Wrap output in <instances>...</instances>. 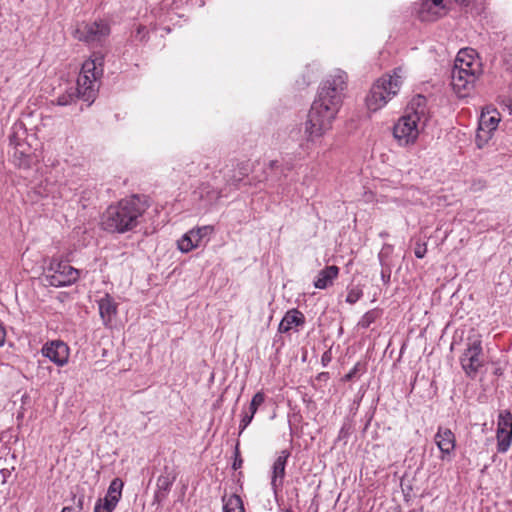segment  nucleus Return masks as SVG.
<instances>
[{
	"label": "nucleus",
	"mask_w": 512,
	"mask_h": 512,
	"mask_svg": "<svg viewBox=\"0 0 512 512\" xmlns=\"http://www.w3.org/2000/svg\"><path fill=\"white\" fill-rule=\"evenodd\" d=\"M78 277L79 271L67 262L52 261L44 275V282L49 286L62 287L71 285Z\"/></svg>",
	"instance_id": "6"
},
{
	"label": "nucleus",
	"mask_w": 512,
	"mask_h": 512,
	"mask_svg": "<svg viewBox=\"0 0 512 512\" xmlns=\"http://www.w3.org/2000/svg\"><path fill=\"white\" fill-rule=\"evenodd\" d=\"M357 370H358V365H356V366L353 368V370H352V371H350L348 374H346V375L344 376V380H345V381H349V380H351V379L354 377V375H355V373L357 372Z\"/></svg>",
	"instance_id": "30"
},
{
	"label": "nucleus",
	"mask_w": 512,
	"mask_h": 512,
	"mask_svg": "<svg viewBox=\"0 0 512 512\" xmlns=\"http://www.w3.org/2000/svg\"><path fill=\"white\" fill-rule=\"evenodd\" d=\"M482 345L478 336L469 337L467 348L461 357V365L468 375L475 374L482 366Z\"/></svg>",
	"instance_id": "8"
},
{
	"label": "nucleus",
	"mask_w": 512,
	"mask_h": 512,
	"mask_svg": "<svg viewBox=\"0 0 512 512\" xmlns=\"http://www.w3.org/2000/svg\"><path fill=\"white\" fill-rule=\"evenodd\" d=\"M435 443L442 453L441 458L444 460L454 451L456 438L449 428L439 427L435 435Z\"/></svg>",
	"instance_id": "14"
},
{
	"label": "nucleus",
	"mask_w": 512,
	"mask_h": 512,
	"mask_svg": "<svg viewBox=\"0 0 512 512\" xmlns=\"http://www.w3.org/2000/svg\"><path fill=\"white\" fill-rule=\"evenodd\" d=\"M6 332L4 327L0 324V346H2L5 342Z\"/></svg>",
	"instance_id": "31"
},
{
	"label": "nucleus",
	"mask_w": 512,
	"mask_h": 512,
	"mask_svg": "<svg viewBox=\"0 0 512 512\" xmlns=\"http://www.w3.org/2000/svg\"><path fill=\"white\" fill-rule=\"evenodd\" d=\"M174 480H175V476L170 472H166L165 474H162L159 476V478L157 479L158 491L156 493V498L159 501H161L163 498L166 497Z\"/></svg>",
	"instance_id": "20"
},
{
	"label": "nucleus",
	"mask_w": 512,
	"mask_h": 512,
	"mask_svg": "<svg viewBox=\"0 0 512 512\" xmlns=\"http://www.w3.org/2000/svg\"><path fill=\"white\" fill-rule=\"evenodd\" d=\"M61 512H80V508L64 507Z\"/></svg>",
	"instance_id": "32"
},
{
	"label": "nucleus",
	"mask_w": 512,
	"mask_h": 512,
	"mask_svg": "<svg viewBox=\"0 0 512 512\" xmlns=\"http://www.w3.org/2000/svg\"><path fill=\"white\" fill-rule=\"evenodd\" d=\"M117 503L104 497V499H99L94 507V512H112Z\"/></svg>",
	"instance_id": "24"
},
{
	"label": "nucleus",
	"mask_w": 512,
	"mask_h": 512,
	"mask_svg": "<svg viewBox=\"0 0 512 512\" xmlns=\"http://www.w3.org/2000/svg\"><path fill=\"white\" fill-rule=\"evenodd\" d=\"M289 457V453L287 451H281L280 455L274 462L273 465V477H272V485L275 487L278 479L282 480L285 475V465L287 458Z\"/></svg>",
	"instance_id": "21"
},
{
	"label": "nucleus",
	"mask_w": 512,
	"mask_h": 512,
	"mask_svg": "<svg viewBox=\"0 0 512 512\" xmlns=\"http://www.w3.org/2000/svg\"><path fill=\"white\" fill-rule=\"evenodd\" d=\"M213 231L212 226H202L192 229L178 241V248L182 252H189L198 247L203 238L207 237Z\"/></svg>",
	"instance_id": "11"
},
{
	"label": "nucleus",
	"mask_w": 512,
	"mask_h": 512,
	"mask_svg": "<svg viewBox=\"0 0 512 512\" xmlns=\"http://www.w3.org/2000/svg\"><path fill=\"white\" fill-rule=\"evenodd\" d=\"M122 488H123V482L120 479L115 478L110 483V486L108 488V491H107V494L105 497L118 503L121 498Z\"/></svg>",
	"instance_id": "23"
},
{
	"label": "nucleus",
	"mask_w": 512,
	"mask_h": 512,
	"mask_svg": "<svg viewBox=\"0 0 512 512\" xmlns=\"http://www.w3.org/2000/svg\"><path fill=\"white\" fill-rule=\"evenodd\" d=\"M146 204L138 196H132L109 206L103 215L102 225L109 232L124 233L138 224L139 217L145 212Z\"/></svg>",
	"instance_id": "2"
},
{
	"label": "nucleus",
	"mask_w": 512,
	"mask_h": 512,
	"mask_svg": "<svg viewBox=\"0 0 512 512\" xmlns=\"http://www.w3.org/2000/svg\"><path fill=\"white\" fill-rule=\"evenodd\" d=\"M78 96L91 104L97 95V80L92 81V76L80 74L77 80Z\"/></svg>",
	"instance_id": "15"
},
{
	"label": "nucleus",
	"mask_w": 512,
	"mask_h": 512,
	"mask_svg": "<svg viewBox=\"0 0 512 512\" xmlns=\"http://www.w3.org/2000/svg\"><path fill=\"white\" fill-rule=\"evenodd\" d=\"M497 440L498 450L506 452L512 441V416L509 412L499 415Z\"/></svg>",
	"instance_id": "12"
},
{
	"label": "nucleus",
	"mask_w": 512,
	"mask_h": 512,
	"mask_svg": "<svg viewBox=\"0 0 512 512\" xmlns=\"http://www.w3.org/2000/svg\"><path fill=\"white\" fill-rule=\"evenodd\" d=\"M500 120V113L497 110L487 108L482 111L476 134V144L479 148H482L492 138Z\"/></svg>",
	"instance_id": "7"
},
{
	"label": "nucleus",
	"mask_w": 512,
	"mask_h": 512,
	"mask_svg": "<svg viewBox=\"0 0 512 512\" xmlns=\"http://www.w3.org/2000/svg\"><path fill=\"white\" fill-rule=\"evenodd\" d=\"M361 296V292L359 290H350L348 292V295H347V298H346V301L348 303H355L356 301H358V299L360 298Z\"/></svg>",
	"instance_id": "28"
},
{
	"label": "nucleus",
	"mask_w": 512,
	"mask_h": 512,
	"mask_svg": "<svg viewBox=\"0 0 512 512\" xmlns=\"http://www.w3.org/2000/svg\"><path fill=\"white\" fill-rule=\"evenodd\" d=\"M427 252V245L426 243H420L417 242L416 246L414 248V254L417 258H423Z\"/></svg>",
	"instance_id": "27"
},
{
	"label": "nucleus",
	"mask_w": 512,
	"mask_h": 512,
	"mask_svg": "<svg viewBox=\"0 0 512 512\" xmlns=\"http://www.w3.org/2000/svg\"><path fill=\"white\" fill-rule=\"evenodd\" d=\"M223 512H242L244 511L243 503L238 495H230L227 499L224 498Z\"/></svg>",
	"instance_id": "22"
},
{
	"label": "nucleus",
	"mask_w": 512,
	"mask_h": 512,
	"mask_svg": "<svg viewBox=\"0 0 512 512\" xmlns=\"http://www.w3.org/2000/svg\"><path fill=\"white\" fill-rule=\"evenodd\" d=\"M110 34V27L105 21L83 23L75 31V37L88 43L101 42Z\"/></svg>",
	"instance_id": "9"
},
{
	"label": "nucleus",
	"mask_w": 512,
	"mask_h": 512,
	"mask_svg": "<svg viewBox=\"0 0 512 512\" xmlns=\"http://www.w3.org/2000/svg\"><path fill=\"white\" fill-rule=\"evenodd\" d=\"M446 13L443 0H422L419 14L423 21H435Z\"/></svg>",
	"instance_id": "13"
},
{
	"label": "nucleus",
	"mask_w": 512,
	"mask_h": 512,
	"mask_svg": "<svg viewBox=\"0 0 512 512\" xmlns=\"http://www.w3.org/2000/svg\"><path fill=\"white\" fill-rule=\"evenodd\" d=\"M242 512H244V511H242Z\"/></svg>",
	"instance_id": "38"
},
{
	"label": "nucleus",
	"mask_w": 512,
	"mask_h": 512,
	"mask_svg": "<svg viewBox=\"0 0 512 512\" xmlns=\"http://www.w3.org/2000/svg\"><path fill=\"white\" fill-rule=\"evenodd\" d=\"M304 323V316L301 312L296 309L288 311L283 319L281 320L278 331L280 333H286L293 327L300 326Z\"/></svg>",
	"instance_id": "18"
},
{
	"label": "nucleus",
	"mask_w": 512,
	"mask_h": 512,
	"mask_svg": "<svg viewBox=\"0 0 512 512\" xmlns=\"http://www.w3.org/2000/svg\"><path fill=\"white\" fill-rule=\"evenodd\" d=\"M236 465H239V462L233 463V466L236 468Z\"/></svg>",
	"instance_id": "36"
},
{
	"label": "nucleus",
	"mask_w": 512,
	"mask_h": 512,
	"mask_svg": "<svg viewBox=\"0 0 512 512\" xmlns=\"http://www.w3.org/2000/svg\"><path fill=\"white\" fill-rule=\"evenodd\" d=\"M339 269L337 266H328L320 271L317 279L314 282V286L318 289H325L330 286L333 280L338 276Z\"/></svg>",
	"instance_id": "19"
},
{
	"label": "nucleus",
	"mask_w": 512,
	"mask_h": 512,
	"mask_svg": "<svg viewBox=\"0 0 512 512\" xmlns=\"http://www.w3.org/2000/svg\"><path fill=\"white\" fill-rule=\"evenodd\" d=\"M42 354L58 366H64L69 359V347L60 340H53L42 347Z\"/></svg>",
	"instance_id": "10"
},
{
	"label": "nucleus",
	"mask_w": 512,
	"mask_h": 512,
	"mask_svg": "<svg viewBox=\"0 0 512 512\" xmlns=\"http://www.w3.org/2000/svg\"><path fill=\"white\" fill-rule=\"evenodd\" d=\"M285 512H292V511H290V510H286Z\"/></svg>",
	"instance_id": "37"
},
{
	"label": "nucleus",
	"mask_w": 512,
	"mask_h": 512,
	"mask_svg": "<svg viewBox=\"0 0 512 512\" xmlns=\"http://www.w3.org/2000/svg\"><path fill=\"white\" fill-rule=\"evenodd\" d=\"M375 314L374 312H367L359 322V325L363 328L369 327V325L374 321Z\"/></svg>",
	"instance_id": "26"
},
{
	"label": "nucleus",
	"mask_w": 512,
	"mask_h": 512,
	"mask_svg": "<svg viewBox=\"0 0 512 512\" xmlns=\"http://www.w3.org/2000/svg\"><path fill=\"white\" fill-rule=\"evenodd\" d=\"M98 306L99 314L101 319L103 320V323L105 325H108L111 322L112 318L117 313L116 303L109 295H105L98 301Z\"/></svg>",
	"instance_id": "17"
},
{
	"label": "nucleus",
	"mask_w": 512,
	"mask_h": 512,
	"mask_svg": "<svg viewBox=\"0 0 512 512\" xmlns=\"http://www.w3.org/2000/svg\"><path fill=\"white\" fill-rule=\"evenodd\" d=\"M59 104H60V105H65V104H66V102H63V101H61V100H60V101H59Z\"/></svg>",
	"instance_id": "34"
},
{
	"label": "nucleus",
	"mask_w": 512,
	"mask_h": 512,
	"mask_svg": "<svg viewBox=\"0 0 512 512\" xmlns=\"http://www.w3.org/2000/svg\"><path fill=\"white\" fill-rule=\"evenodd\" d=\"M254 417V414H252L250 412V414L248 413H245V415L243 416V418L241 419V422H240V433L250 424V422L252 421Z\"/></svg>",
	"instance_id": "29"
},
{
	"label": "nucleus",
	"mask_w": 512,
	"mask_h": 512,
	"mask_svg": "<svg viewBox=\"0 0 512 512\" xmlns=\"http://www.w3.org/2000/svg\"><path fill=\"white\" fill-rule=\"evenodd\" d=\"M236 465H239V462L233 463V466L236 468Z\"/></svg>",
	"instance_id": "35"
},
{
	"label": "nucleus",
	"mask_w": 512,
	"mask_h": 512,
	"mask_svg": "<svg viewBox=\"0 0 512 512\" xmlns=\"http://www.w3.org/2000/svg\"><path fill=\"white\" fill-rule=\"evenodd\" d=\"M264 399H265V397H264V394H263L262 392H257V393L253 396L252 401H251V403H250V407H249V410H250V412H251L252 414H254V415H255V413H256V411H257L258 407H259L260 405H262V403L264 402Z\"/></svg>",
	"instance_id": "25"
},
{
	"label": "nucleus",
	"mask_w": 512,
	"mask_h": 512,
	"mask_svg": "<svg viewBox=\"0 0 512 512\" xmlns=\"http://www.w3.org/2000/svg\"><path fill=\"white\" fill-rule=\"evenodd\" d=\"M103 56L97 54L88 59L82 65L80 74L92 76V81L98 80L103 73Z\"/></svg>",
	"instance_id": "16"
},
{
	"label": "nucleus",
	"mask_w": 512,
	"mask_h": 512,
	"mask_svg": "<svg viewBox=\"0 0 512 512\" xmlns=\"http://www.w3.org/2000/svg\"><path fill=\"white\" fill-rule=\"evenodd\" d=\"M456 1L461 3V4H465L468 0H456Z\"/></svg>",
	"instance_id": "33"
},
{
	"label": "nucleus",
	"mask_w": 512,
	"mask_h": 512,
	"mask_svg": "<svg viewBox=\"0 0 512 512\" xmlns=\"http://www.w3.org/2000/svg\"><path fill=\"white\" fill-rule=\"evenodd\" d=\"M482 74V64L474 49H461L455 59L451 73V85L459 97L472 91L476 79Z\"/></svg>",
	"instance_id": "3"
},
{
	"label": "nucleus",
	"mask_w": 512,
	"mask_h": 512,
	"mask_svg": "<svg viewBox=\"0 0 512 512\" xmlns=\"http://www.w3.org/2000/svg\"><path fill=\"white\" fill-rule=\"evenodd\" d=\"M346 86L347 74L339 69L323 81L305 124V132L309 137H320L331 128L332 122L341 107Z\"/></svg>",
	"instance_id": "1"
},
{
	"label": "nucleus",
	"mask_w": 512,
	"mask_h": 512,
	"mask_svg": "<svg viewBox=\"0 0 512 512\" xmlns=\"http://www.w3.org/2000/svg\"><path fill=\"white\" fill-rule=\"evenodd\" d=\"M403 77V69L396 68L392 75H385L378 79L366 96L367 109L376 112L384 107L391 97L398 93Z\"/></svg>",
	"instance_id": "5"
},
{
	"label": "nucleus",
	"mask_w": 512,
	"mask_h": 512,
	"mask_svg": "<svg viewBox=\"0 0 512 512\" xmlns=\"http://www.w3.org/2000/svg\"><path fill=\"white\" fill-rule=\"evenodd\" d=\"M427 121L426 99L418 95L412 99L405 114L394 125L393 134L400 145L414 143Z\"/></svg>",
	"instance_id": "4"
}]
</instances>
